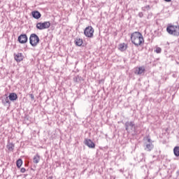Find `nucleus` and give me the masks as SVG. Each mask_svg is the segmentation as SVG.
Listing matches in <instances>:
<instances>
[{
  "mask_svg": "<svg viewBox=\"0 0 179 179\" xmlns=\"http://www.w3.org/2000/svg\"><path fill=\"white\" fill-rule=\"evenodd\" d=\"M130 40L136 47H139L144 44L145 39H143V35L139 31H134L131 33Z\"/></svg>",
  "mask_w": 179,
  "mask_h": 179,
  "instance_id": "f257e3e1",
  "label": "nucleus"
},
{
  "mask_svg": "<svg viewBox=\"0 0 179 179\" xmlns=\"http://www.w3.org/2000/svg\"><path fill=\"white\" fill-rule=\"evenodd\" d=\"M166 31L171 36H179V26L169 24Z\"/></svg>",
  "mask_w": 179,
  "mask_h": 179,
  "instance_id": "f03ea898",
  "label": "nucleus"
},
{
  "mask_svg": "<svg viewBox=\"0 0 179 179\" xmlns=\"http://www.w3.org/2000/svg\"><path fill=\"white\" fill-rule=\"evenodd\" d=\"M40 43V38L36 34H31L29 36V43L32 47H37Z\"/></svg>",
  "mask_w": 179,
  "mask_h": 179,
  "instance_id": "7ed1b4c3",
  "label": "nucleus"
},
{
  "mask_svg": "<svg viewBox=\"0 0 179 179\" xmlns=\"http://www.w3.org/2000/svg\"><path fill=\"white\" fill-rule=\"evenodd\" d=\"M84 34L85 37H88V38H93L94 36V29H93V27H87L84 30Z\"/></svg>",
  "mask_w": 179,
  "mask_h": 179,
  "instance_id": "20e7f679",
  "label": "nucleus"
},
{
  "mask_svg": "<svg viewBox=\"0 0 179 179\" xmlns=\"http://www.w3.org/2000/svg\"><path fill=\"white\" fill-rule=\"evenodd\" d=\"M50 26L51 22H50L49 21L44 22H38L36 24V29H38V30H45V29H50Z\"/></svg>",
  "mask_w": 179,
  "mask_h": 179,
  "instance_id": "39448f33",
  "label": "nucleus"
},
{
  "mask_svg": "<svg viewBox=\"0 0 179 179\" xmlns=\"http://www.w3.org/2000/svg\"><path fill=\"white\" fill-rule=\"evenodd\" d=\"M84 143L90 149H94L96 148V144H94L91 139L85 138Z\"/></svg>",
  "mask_w": 179,
  "mask_h": 179,
  "instance_id": "423d86ee",
  "label": "nucleus"
},
{
  "mask_svg": "<svg viewBox=\"0 0 179 179\" xmlns=\"http://www.w3.org/2000/svg\"><path fill=\"white\" fill-rule=\"evenodd\" d=\"M27 34H21L18 36V41L20 44H26L27 43Z\"/></svg>",
  "mask_w": 179,
  "mask_h": 179,
  "instance_id": "0eeeda50",
  "label": "nucleus"
},
{
  "mask_svg": "<svg viewBox=\"0 0 179 179\" xmlns=\"http://www.w3.org/2000/svg\"><path fill=\"white\" fill-rule=\"evenodd\" d=\"M146 69H145V66H139L135 68L134 73L135 75H142V73H145Z\"/></svg>",
  "mask_w": 179,
  "mask_h": 179,
  "instance_id": "6e6552de",
  "label": "nucleus"
},
{
  "mask_svg": "<svg viewBox=\"0 0 179 179\" xmlns=\"http://www.w3.org/2000/svg\"><path fill=\"white\" fill-rule=\"evenodd\" d=\"M126 130L128 132H131L134 128H135V124L132 122H127L125 123Z\"/></svg>",
  "mask_w": 179,
  "mask_h": 179,
  "instance_id": "1a4fd4ad",
  "label": "nucleus"
},
{
  "mask_svg": "<svg viewBox=\"0 0 179 179\" xmlns=\"http://www.w3.org/2000/svg\"><path fill=\"white\" fill-rule=\"evenodd\" d=\"M127 48H128V45L126 44L125 43L119 44V46H118L119 51H122V52L127 51Z\"/></svg>",
  "mask_w": 179,
  "mask_h": 179,
  "instance_id": "9d476101",
  "label": "nucleus"
},
{
  "mask_svg": "<svg viewBox=\"0 0 179 179\" xmlns=\"http://www.w3.org/2000/svg\"><path fill=\"white\" fill-rule=\"evenodd\" d=\"M74 43H75L76 45H77L78 47H82V45L83 44V39H82L80 38H77L74 41Z\"/></svg>",
  "mask_w": 179,
  "mask_h": 179,
  "instance_id": "9b49d317",
  "label": "nucleus"
},
{
  "mask_svg": "<svg viewBox=\"0 0 179 179\" xmlns=\"http://www.w3.org/2000/svg\"><path fill=\"white\" fill-rule=\"evenodd\" d=\"M14 58L17 62H21L23 59V55L22 53H17V55H15Z\"/></svg>",
  "mask_w": 179,
  "mask_h": 179,
  "instance_id": "f8f14e48",
  "label": "nucleus"
},
{
  "mask_svg": "<svg viewBox=\"0 0 179 179\" xmlns=\"http://www.w3.org/2000/svg\"><path fill=\"white\" fill-rule=\"evenodd\" d=\"M8 97L10 101H15V100H17V94H16L15 92L10 93Z\"/></svg>",
  "mask_w": 179,
  "mask_h": 179,
  "instance_id": "ddd939ff",
  "label": "nucleus"
},
{
  "mask_svg": "<svg viewBox=\"0 0 179 179\" xmlns=\"http://www.w3.org/2000/svg\"><path fill=\"white\" fill-rule=\"evenodd\" d=\"M31 15L34 19H40L41 17V13L38 11H32Z\"/></svg>",
  "mask_w": 179,
  "mask_h": 179,
  "instance_id": "4468645a",
  "label": "nucleus"
},
{
  "mask_svg": "<svg viewBox=\"0 0 179 179\" xmlns=\"http://www.w3.org/2000/svg\"><path fill=\"white\" fill-rule=\"evenodd\" d=\"M148 142H150V140L148 139ZM153 149V145H152V143H149V144L146 145L145 150H151Z\"/></svg>",
  "mask_w": 179,
  "mask_h": 179,
  "instance_id": "2eb2a0df",
  "label": "nucleus"
},
{
  "mask_svg": "<svg viewBox=\"0 0 179 179\" xmlns=\"http://www.w3.org/2000/svg\"><path fill=\"white\" fill-rule=\"evenodd\" d=\"M40 162V155H36L34 157V163L36 164H38Z\"/></svg>",
  "mask_w": 179,
  "mask_h": 179,
  "instance_id": "dca6fc26",
  "label": "nucleus"
},
{
  "mask_svg": "<svg viewBox=\"0 0 179 179\" xmlns=\"http://www.w3.org/2000/svg\"><path fill=\"white\" fill-rule=\"evenodd\" d=\"M173 153H174L175 156H176V157H178V156H179V147L178 146H176L174 148Z\"/></svg>",
  "mask_w": 179,
  "mask_h": 179,
  "instance_id": "f3484780",
  "label": "nucleus"
},
{
  "mask_svg": "<svg viewBox=\"0 0 179 179\" xmlns=\"http://www.w3.org/2000/svg\"><path fill=\"white\" fill-rule=\"evenodd\" d=\"M7 148L8 149V150H10V152L13 151V149H15V144L9 143L8 145H7Z\"/></svg>",
  "mask_w": 179,
  "mask_h": 179,
  "instance_id": "a211bd4d",
  "label": "nucleus"
},
{
  "mask_svg": "<svg viewBox=\"0 0 179 179\" xmlns=\"http://www.w3.org/2000/svg\"><path fill=\"white\" fill-rule=\"evenodd\" d=\"M16 164L17 167H18V169H20V167H22V165L23 164V161L22 160V159H17L16 162Z\"/></svg>",
  "mask_w": 179,
  "mask_h": 179,
  "instance_id": "6ab92c4d",
  "label": "nucleus"
},
{
  "mask_svg": "<svg viewBox=\"0 0 179 179\" xmlns=\"http://www.w3.org/2000/svg\"><path fill=\"white\" fill-rule=\"evenodd\" d=\"M20 171H21V173H26V169L25 168H22L20 169Z\"/></svg>",
  "mask_w": 179,
  "mask_h": 179,
  "instance_id": "aec40b11",
  "label": "nucleus"
},
{
  "mask_svg": "<svg viewBox=\"0 0 179 179\" xmlns=\"http://www.w3.org/2000/svg\"><path fill=\"white\" fill-rule=\"evenodd\" d=\"M160 52H162V48H157V53L159 54Z\"/></svg>",
  "mask_w": 179,
  "mask_h": 179,
  "instance_id": "412c9836",
  "label": "nucleus"
},
{
  "mask_svg": "<svg viewBox=\"0 0 179 179\" xmlns=\"http://www.w3.org/2000/svg\"><path fill=\"white\" fill-rule=\"evenodd\" d=\"M30 96H31V98L32 99V100H34V95L31 94Z\"/></svg>",
  "mask_w": 179,
  "mask_h": 179,
  "instance_id": "4be33fe9",
  "label": "nucleus"
},
{
  "mask_svg": "<svg viewBox=\"0 0 179 179\" xmlns=\"http://www.w3.org/2000/svg\"><path fill=\"white\" fill-rule=\"evenodd\" d=\"M165 2H171V0H164Z\"/></svg>",
  "mask_w": 179,
  "mask_h": 179,
  "instance_id": "5701e85b",
  "label": "nucleus"
},
{
  "mask_svg": "<svg viewBox=\"0 0 179 179\" xmlns=\"http://www.w3.org/2000/svg\"><path fill=\"white\" fill-rule=\"evenodd\" d=\"M176 174L179 176V170L176 172Z\"/></svg>",
  "mask_w": 179,
  "mask_h": 179,
  "instance_id": "b1692460",
  "label": "nucleus"
},
{
  "mask_svg": "<svg viewBox=\"0 0 179 179\" xmlns=\"http://www.w3.org/2000/svg\"><path fill=\"white\" fill-rule=\"evenodd\" d=\"M48 179H52V176L49 177Z\"/></svg>",
  "mask_w": 179,
  "mask_h": 179,
  "instance_id": "393cba45",
  "label": "nucleus"
},
{
  "mask_svg": "<svg viewBox=\"0 0 179 179\" xmlns=\"http://www.w3.org/2000/svg\"><path fill=\"white\" fill-rule=\"evenodd\" d=\"M6 103H9V100H7V101H6Z\"/></svg>",
  "mask_w": 179,
  "mask_h": 179,
  "instance_id": "a878e982",
  "label": "nucleus"
}]
</instances>
